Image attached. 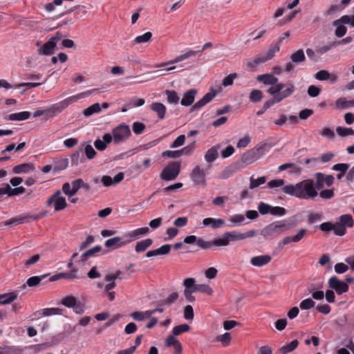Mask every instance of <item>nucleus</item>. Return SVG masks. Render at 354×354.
Listing matches in <instances>:
<instances>
[{"instance_id":"nucleus-1","label":"nucleus","mask_w":354,"mask_h":354,"mask_svg":"<svg viewBox=\"0 0 354 354\" xmlns=\"http://www.w3.org/2000/svg\"><path fill=\"white\" fill-rule=\"evenodd\" d=\"M316 182L313 180H302L295 185L290 184L282 187L284 193L294 196L301 199H308L317 196V190H321L324 187L323 174L318 172L315 174Z\"/></svg>"},{"instance_id":"nucleus-2","label":"nucleus","mask_w":354,"mask_h":354,"mask_svg":"<svg viewBox=\"0 0 354 354\" xmlns=\"http://www.w3.org/2000/svg\"><path fill=\"white\" fill-rule=\"evenodd\" d=\"M256 230H250L246 232H239L237 231L225 232L223 234L222 236L218 239H214L211 242L201 241V245L203 248H212V246H227L230 243L238 241L251 238L256 236Z\"/></svg>"},{"instance_id":"nucleus-3","label":"nucleus","mask_w":354,"mask_h":354,"mask_svg":"<svg viewBox=\"0 0 354 354\" xmlns=\"http://www.w3.org/2000/svg\"><path fill=\"white\" fill-rule=\"evenodd\" d=\"M354 225L353 216L349 214H346L339 217V221L333 223L332 221L324 222L315 227L326 233L333 232L334 234L338 236H343L346 233L347 227H352Z\"/></svg>"},{"instance_id":"nucleus-4","label":"nucleus","mask_w":354,"mask_h":354,"mask_svg":"<svg viewBox=\"0 0 354 354\" xmlns=\"http://www.w3.org/2000/svg\"><path fill=\"white\" fill-rule=\"evenodd\" d=\"M288 229V225L282 221H274L266 226L261 231V235L266 239H272Z\"/></svg>"},{"instance_id":"nucleus-5","label":"nucleus","mask_w":354,"mask_h":354,"mask_svg":"<svg viewBox=\"0 0 354 354\" xmlns=\"http://www.w3.org/2000/svg\"><path fill=\"white\" fill-rule=\"evenodd\" d=\"M180 162L171 161L169 162L162 170L160 178L165 181H171L175 180L180 173Z\"/></svg>"},{"instance_id":"nucleus-6","label":"nucleus","mask_w":354,"mask_h":354,"mask_svg":"<svg viewBox=\"0 0 354 354\" xmlns=\"http://www.w3.org/2000/svg\"><path fill=\"white\" fill-rule=\"evenodd\" d=\"M113 143L119 145L127 140L131 136V131L129 125L121 123L112 129Z\"/></svg>"},{"instance_id":"nucleus-7","label":"nucleus","mask_w":354,"mask_h":354,"mask_svg":"<svg viewBox=\"0 0 354 354\" xmlns=\"http://www.w3.org/2000/svg\"><path fill=\"white\" fill-rule=\"evenodd\" d=\"M265 147L266 145H263L247 151L242 155L241 158L239 160L240 163L244 165V167L247 165L253 163L263 156Z\"/></svg>"},{"instance_id":"nucleus-8","label":"nucleus","mask_w":354,"mask_h":354,"mask_svg":"<svg viewBox=\"0 0 354 354\" xmlns=\"http://www.w3.org/2000/svg\"><path fill=\"white\" fill-rule=\"evenodd\" d=\"M54 204L55 211L59 212L65 209L67 206L66 198L61 196V192L57 190L51 195L46 201V205Z\"/></svg>"},{"instance_id":"nucleus-9","label":"nucleus","mask_w":354,"mask_h":354,"mask_svg":"<svg viewBox=\"0 0 354 354\" xmlns=\"http://www.w3.org/2000/svg\"><path fill=\"white\" fill-rule=\"evenodd\" d=\"M328 287L334 290L335 292L340 295L343 293L347 292L349 289V286L346 282L340 281L337 277H331L328 281Z\"/></svg>"},{"instance_id":"nucleus-10","label":"nucleus","mask_w":354,"mask_h":354,"mask_svg":"<svg viewBox=\"0 0 354 354\" xmlns=\"http://www.w3.org/2000/svg\"><path fill=\"white\" fill-rule=\"evenodd\" d=\"M190 178L195 185H201L205 187L206 183V173L204 169H201L200 166H196L192 173Z\"/></svg>"},{"instance_id":"nucleus-11","label":"nucleus","mask_w":354,"mask_h":354,"mask_svg":"<svg viewBox=\"0 0 354 354\" xmlns=\"http://www.w3.org/2000/svg\"><path fill=\"white\" fill-rule=\"evenodd\" d=\"M243 168H244V165H241L239 161L234 162L221 171L218 174V178L221 179H227Z\"/></svg>"},{"instance_id":"nucleus-12","label":"nucleus","mask_w":354,"mask_h":354,"mask_svg":"<svg viewBox=\"0 0 354 354\" xmlns=\"http://www.w3.org/2000/svg\"><path fill=\"white\" fill-rule=\"evenodd\" d=\"M216 92L213 87L209 88V91L207 93L202 99L196 102L191 108V111H198L207 103L210 102L216 96Z\"/></svg>"},{"instance_id":"nucleus-13","label":"nucleus","mask_w":354,"mask_h":354,"mask_svg":"<svg viewBox=\"0 0 354 354\" xmlns=\"http://www.w3.org/2000/svg\"><path fill=\"white\" fill-rule=\"evenodd\" d=\"M95 91H97V89L93 88V89L88 91L87 92L81 93L77 95L71 96L59 103L60 104L61 107L64 110V109L68 107L71 104L74 103L75 102H76L77 100H78L80 99H82V98L88 96L90 94L93 93Z\"/></svg>"},{"instance_id":"nucleus-14","label":"nucleus","mask_w":354,"mask_h":354,"mask_svg":"<svg viewBox=\"0 0 354 354\" xmlns=\"http://www.w3.org/2000/svg\"><path fill=\"white\" fill-rule=\"evenodd\" d=\"M308 230L306 228H301L297 233L294 236H288L284 237L281 242L279 243V247L281 244L283 245H288L290 243H298L306 235Z\"/></svg>"},{"instance_id":"nucleus-15","label":"nucleus","mask_w":354,"mask_h":354,"mask_svg":"<svg viewBox=\"0 0 354 354\" xmlns=\"http://www.w3.org/2000/svg\"><path fill=\"white\" fill-rule=\"evenodd\" d=\"M212 46V42L205 43L201 50H189L187 53H185V54H183V55H180L176 57L174 60L170 62V64H174V63L180 62H181V61H183V60H184L185 59H187V58H189V57H190L192 56H195L198 53L203 52V50H205V49L211 47Z\"/></svg>"},{"instance_id":"nucleus-16","label":"nucleus","mask_w":354,"mask_h":354,"mask_svg":"<svg viewBox=\"0 0 354 354\" xmlns=\"http://www.w3.org/2000/svg\"><path fill=\"white\" fill-rule=\"evenodd\" d=\"M149 232V229L148 227H144L138 228L131 233H129L125 236L129 237L128 239L125 240L121 245H126L127 243L139 239L141 236L145 235Z\"/></svg>"},{"instance_id":"nucleus-17","label":"nucleus","mask_w":354,"mask_h":354,"mask_svg":"<svg viewBox=\"0 0 354 354\" xmlns=\"http://www.w3.org/2000/svg\"><path fill=\"white\" fill-rule=\"evenodd\" d=\"M56 47L57 44L50 39L37 50V53L40 55H52L54 54Z\"/></svg>"},{"instance_id":"nucleus-18","label":"nucleus","mask_w":354,"mask_h":354,"mask_svg":"<svg viewBox=\"0 0 354 354\" xmlns=\"http://www.w3.org/2000/svg\"><path fill=\"white\" fill-rule=\"evenodd\" d=\"M166 346L167 347H174V354H180L182 352V346L180 342L174 335H169L166 339Z\"/></svg>"},{"instance_id":"nucleus-19","label":"nucleus","mask_w":354,"mask_h":354,"mask_svg":"<svg viewBox=\"0 0 354 354\" xmlns=\"http://www.w3.org/2000/svg\"><path fill=\"white\" fill-rule=\"evenodd\" d=\"M28 217H27V214L12 218L9 220L0 223V227L2 225L12 227L19 225L21 223H28Z\"/></svg>"},{"instance_id":"nucleus-20","label":"nucleus","mask_w":354,"mask_h":354,"mask_svg":"<svg viewBox=\"0 0 354 354\" xmlns=\"http://www.w3.org/2000/svg\"><path fill=\"white\" fill-rule=\"evenodd\" d=\"M197 93V90L192 88L187 92H185L183 95V97L181 100L180 104L185 106H189L193 104L195 100V95Z\"/></svg>"},{"instance_id":"nucleus-21","label":"nucleus","mask_w":354,"mask_h":354,"mask_svg":"<svg viewBox=\"0 0 354 354\" xmlns=\"http://www.w3.org/2000/svg\"><path fill=\"white\" fill-rule=\"evenodd\" d=\"M271 259V257L268 254L257 256L250 259V263L254 266L262 267L270 263Z\"/></svg>"},{"instance_id":"nucleus-22","label":"nucleus","mask_w":354,"mask_h":354,"mask_svg":"<svg viewBox=\"0 0 354 354\" xmlns=\"http://www.w3.org/2000/svg\"><path fill=\"white\" fill-rule=\"evenodd\" d=\"M84 144L78 148L77 151H75L72 155H71V165L72 166H77L80 163H82L85 158L84 155L83 153V147Z\"/></svg>"},{"instance_id":"nucleus-23","label":"nucleus","mask_w":354,"mask_h":354,"mask_svg":"<svg viewBox=\"0 0 354 354\" xmlns=\"http://www.w3.org/2000/svg\"><path fill=\"white\" fill-rule=\"evenodd\" d=\"M102 248L100 245H96L86 252H84L81 256L77 262H86L91 257H94L97 253L101 252Z\"/></svg>"},{"instance_id":"nucleus-24","label":"nucleus","mask_w":354,"mask_h":354,"mask_svg":"<svg viewBox=\"0 0 354 354\" xmlns=\"http://www.w3.org/2000/svg\"><path fill=\"white\" fill-rule=\"evenodd\" d=\"M35 169V166L32 163L26 162L15 166L12 168L14 174L29 173Z\"/></svg>"},{"instance_id":"nucleus-25","label":"nucleus","mask_w":354,"mask_h":354,"mask_svg":"<svg viewBox=\"0 0 354 354\" xmlns=\"http://www.w3.org/2000/svg\"><path fill=\"white\" fill-rule=\"evenodd\" d=\"M220 148V145H216L215 146L209 148L205 154V160L207 162H212L215 160L217 159L218 156V149Z\"/></svg>"},{"instance_id":"nucleus-26","label":"nucleus","mask_w":354,"mask_h":354,"mask_svg":"<svg viewBox=\"0 0 354 354\" xmlns=\"http://www.w3.org/2000/svg\"><path fill=\"white\" fill-rule=\"evenodd\" d=\"M151 109L156 112L160 120H163L165 117L166 107L161 102H153L150 106Z\"/></svg>"},{"instance_id":"nucleus-27","label":"nucleus","mask_w":354,"mask_h":354,"mask_svg":"<svg viewBox=\"0 0 354 354\" xmlns=\"http://www.w3.org/2000/svg\"><path fill=\"white\" fill-rule=\"evenodd\" d=\"M257 79L266 85H274L278 82V78L271 73L259 75L257 76Z\"/></svg>"},{"instance_id":"nucleus-28","label":"nucleus","mask_w":354,"mask_h":354,"mask_svg":"<svg viewBox=\"0 0 354 354\" xmlns=\"http://www.w3.org/2000/svg\"><path fill=\"white\" fill-rule=\"evenodd\" d=\"M31 113L29 111H21L10 114L6 120L10 121H23L28 119Z\"/></svg>"},{"instance_id":"nucleus-29","label":"nucleus","mask_w":354,"mask_h":354,"mask_svg":"<svg viewBox=\"0 0 354 354\" xmlns=\"http://www.w3.org/2000/svg\"><path fill=\"white\" fill-rule=\"evenodd\" d=\"M335 106L339 110H344L354 106V99L347 100L346 97H339L335 101Z\"/></svg>"},{"instance_id":"nucleus-30","label":"nucleus","mask_w":354,"mask_h":354,"mask_svg":"<svg viewBox=\"0 0 354 354\" xmlns=\"http://www.w3.org/2000/svg\"><path fill=\"white\" fill-rule=\"evenodd\" d=\"M46 120L50 118H53L60 113L63 109L61 107L59 103L55 104L52 105L49 109H46Z\"/></svg>"},{"instance_id":"nucleus-31","label":"nucleus","mask_w":354,"mask_h":354,"mask_svg":"<svg viewBox=\"0 0 354 354\" xmlns=\"http://www.w3.org/2000/svg\"><path fill=\"white\" fill-rule=\"evenodd\" d=\"M17 294L15 292L0 295V305L9 304L17 299Z\"/></svg>"},{"instance_id":"nucleus-32","label":"nucleus","mask_w":354,"mask_h":354,"mask_svg":"<svg viewBox=\"0 0 354 354\" xmlns=\"http://www.w3.org/2000/svg\"><path fill=\"white\" fill-rule=\"evenodd\" d=\"M68 165V159L67 158H60L54 162L53 172L59 173L61 171L66 169Z\"/></svg>"},{"instance_id":"nucleus-33","label":"nucleus","mask_w":354,"mask_h":354,"mask_svg":"<svg viewBox=\"0 0 354 354\" xmlns=\"http://www.w3.org/2000/svg\"><path fill=\"white\" fill-rule=\"evenodd\" d=\"M279 50L280 46L279 45V44L272 43L270 45L268 51L265 54L262 55V56L263 57L264 59H266L267 62L272 59L274 57L275 53L279 52Z\"/></svg>"},{"instance_id":"nucleus-34","label":"nucleus","mask_w":354,"mask_h":354,"mask_svg":"<svg viewBox=\"0 0 354 354\" xmlns=\"http://www.w3.org/2000/svg\"><path fill=\"white\" fill-rule=\"evenodd\" d=\"M153 243L151 239H147L140 241L137 242L135 246V250L137 253L145 252L149 247Z\"/></svg>"},{"instance_id":"nucleus-35","label":"nucleus","mask_w":354,"mask_h":354,"mask_svg":"<svg viewBox=\"0 0 354 354\" xmlns=\"http://www.w3.org/2000/svg\"><path fill=\"white\" fill-rule=\"evenodd\" d=\"M122 237L119 236H115L113 238L107 239L104 245L106 248H121L124 245H121L124 241H122Z\"/></svg>"},{"instance_id":"nucleus-36","label":"nucleus","mask_w":354,"mask_h":354,"mask_svg":"<svg viewBox=\"0 0 354 354\" xmlns=\"http://www.w3.org/2000/svg\"><path fill=\"white\" fill-rule=\"evenodd\" d=\"M290 60L295 64H299L306 61V56L303 49H299L290 55Z\"/></svg>"},{"instance_id":"nucleus-37","label":"nucleus","mask_w":354,"mask_h":354,"mask_svg":"<svg viewBox=\"0 0 354 354\" xmlns=\"http://www.w3.org/2000/svg\"><path fill=\"white\" fill-rule=\"evenodd\" d=\"M201 241H203V242H211V241H205L203 240L202 238H197L195 235H189V236H187L185 239H184V241H183V243H186V244H192V243H196V245L203 249V250H207V249H209L210 248H203L201 246Z\"/></svg>"},{"instance_id":"nucleus-38","label":"nucleus","mask_w":354,"mask_h":354,"mask_svg":"<svg viewBox=\"0 0 354 354\" xmlns=\"http://www.w3.org/2000/svg\"><path fill=\"white\" fill-rule=\"evenodd\" d=\"M299 342L297 339H294L290 343L283 345L280 347L279 349V352L281 354H288L292 351H293L298 346Z\"/></svg>"},{"instance_id":"nucleus-39","label":"nucleus","mask_w":354,"mask_h":354,"mask_svg":"<svg viewBox=\"0 0 354 354\" xmlns=\"http://www.w3.org/2000/svg\"><path fill=\"white\" fill-rule=\"evenodd\" d=\"M183 285L185 288H187L192 294L198 292L196 279L192 277H187L183 280Z\"/></svg>"},{"instance_id":"nucleus-40","label":"nucleus","mask_w":354,"mask_h":354,"mask_svg":"<svg viewBox=\"0 0 354 354\" xmlns=\"http://www.w3.org/2000/svg\"><path fill=\"white\" fill-rule=\"evenodd\" d=\"M295 90V87L293 84L289 83L288 84V87L278 93L277 96L279 99V101L281 102L283 99L290 96L294 93Z\"/></svg>"},{"instance_id":"nucleus-41","label":"nucleus","mask_w":354,"mask_h":354,"mask_svg":"<svg viewBox=\"0 0 354 354\" xmlns=\"http://www.w3.org/2000/svg\"><path fill=\"white\" fill-rule=\"evenodd\" d=\"M49 274H45L40 276H33L27 279L26 284L28 287H35L40 284Z\"/></svg>"},{"instance_id":"nucleus-42","label":"nucleus","mask_w":354,"mask_h":354,"mask_svg":"<svg viewBox=\"0 0 354 354\" xmlns=\"http://www.w3.org/2000/svg\"><path fill=\"white\" fill-rule=\"evenodd\" d=\"M101 111V106L98 102H96L88 108L85 109L83 111V114L85 117H89L95 113H97Z\"/></svg>"},{"instance_id":"nucleus-43","label":"nucleus","mask_w":354,"mask_h":354,"mask_svg":"<svg viewBox=\"0 0 354 354\" xmlns=\"http://www.w3.org/2000/svg\"><path fill=\"white\" fill-rule=\"evenodd\" d=\"M178 293L174 292L171 293L165 299L161 300L159 303V305L170 306L178 300Z\"/></svg>"},{"instance_id":"nucleus-44","label":"nucleus","mask_w":354,"mask_h":354,"mask_svg":"<svg viewBox=\"0 0 354 354\" xmlns=\"http://www.w3.org/2000/svg\"><path fill=\"white\" fill-rule=\"evenodd\" d=\"M266 62V59H264L262 55H258L256 57L248 60L246 65L247 67L250 69L255 68L259 64Z\"/></svg>"},{"instance_id":"nucleus-45","label":"nucleus","mask_w":354,"mask_h":354,"mask_svg":"<svg viewBox=\"0 0 354 354\" xmlns=\"http://www.w3.org/2000/svg\"><path fill=\"white\" fill-rule=\"evenodd\" d=\"M6 186L8 196H18L26 192V189L22 186L12 188L8 183H6Z\"/></svg>"},{"instance_id":"nucleus-46","label":"nucleus","mask_w":354,"mask_h":354,"mask_svg":"<svg viewBox=\"0 0 354 354\" xmlns=\"http://www.w3.org/2000/svg\"><path fill=\"white\" fill-rule=\"evenodd\" d=\"M263 95L261 90L253 89L249 96L250 100L253 103H257L263 99Z\"/></svg>"},{"instance_id":"nucleus-47","label":"nucleus","mask_w":354,"mask_h":354,"mask_svg":"<svg viewBox=\"0 0 354 354\" xmlns=\"http://www.w3.org/2000/svg\"><path fill=\"white\" fill-rule=\"evenodd\" d=\"M336 132L340 137H346L354 135V130L351 128L344 127H337Z\"/></svg>"},{"instance_id":"nucleus-48","label":"nucleus","mask_w":354,"mask_h":354,"mask_svg":"<svg viewBox=\"0 0 354 354\" xmlns=\"http://www.w3.org/2000/svg\"><path fill=\"white\" fill-rule=\"evenodd\" d=\"M245 216L243 214H235L230 218V221L232 222V224L229 225V226H239L241 225L245 221Z\"/></svg>"},{"instance_id":"nucleus-49","label":"nucleus","mask_w":354,"mask_h":354,"mask_svg":"<svg viewBox=\"0 0 354 354\" xmlns=\"http://www.w3.org/2000/svg\"><path fill=\"white\" fill-rule=\"evenodd\" d=\"M308 293H312V297L315 300H322L324 297V293L322 290H315L314 285L308 288Z\"/></svg>"},{"instance_id":"nucleus-50","label":"nucleus","mask_w":354,"mask_h":354,"mask_svg":"<svg viewBox=\"0 0 354 354\" xmlns=\"http://www.w3.org/2000/svg\"><path fill=\"white\" fill-rule=\"evenodd\" d=\"M165 94L167 96V101L171 104H178L179 102V97L177 93L174 90H166Z\"/></svg>"},{"instance_id":"nucleus-51","label":"nucleus","mask_w":354,"mask_h":354,"mask_svg":"<svg viewBox=\"0 0 354 354\" xmlns=\"http://www.w3.org/2000/svg\"><path fill=\"white\" fill-rule=\"evenodd\" d=\"M266 182V176H261L257 179L253 177L250 178V189H254L258 187L259 185L264 184Z\"/></svg>"},{"instance_id":"nucleus-52","label":"nucleus","mask_w":354,"mask_h":354,"mask_svg":"<svg viewBox=\"0 0 354 354\" xmlns=\"http://www.w3.org/2000/svg\"><path fill=\"white\" fill-rule=\"evenodd\" d=\"M21 348L15 346H6L3 347V354H23Z\"/></svg>"},{"instance_id":"nucleus-53","label":"nucleus","mask_w":354,"mask_h":354,"mask_svg":"<svg viewBox=\"0 0 354 354\" xmlns=\"http://www.w3.org/2000/svg\"><path fill=\"white\" fill-rule=\"evenodd\" d=\"M62 309L58 308H44L41 311H37V313L39 315H42L43 316H50L52 315H57L61 314Z\"/></svg>"},{"instance_id":"nucleus-54","label":"nucleus","mask_w":354,"mask_h":354,"mask_svg":"<svg viewBox=\"0 0 354 354\" xmlns=\"http://www.w3.org/2000/svg\"><path fill=\"white\" fill-rule=\"evenodd\" d=\"M287 210L282 207L279 206H271L270 214L275 216H283L286 215Z\"/></svg>"},{"instance_id":"nucleus-55","label":"nucleus","mask_w":354,"mask_h":354,"mask_svg":"<svg viewBox=\"0 0 354 354\" xmlns=\"http://www.w3.org/2000/svg\"><path fill=\"white\" fill-rule=\"evenodd\" d=\"M145 128V124L140 122H134L132 124L133 132L136 135L142 133Z\"/></svg>"},{"instance_id":"nucleus-56","label":"nucleus","mask_w":354,"mask_h":354,"mask_svg":"<svg viewBox=\"0 0 354 354\" xmlns=\"http://www.w3.org/2000/svg\"><path fill=\"white\" fill-rule=\"evenodd\" d=\"M270 205L264 202H261L258 205V211L261 215H266L268 214H270L271 210Z\"/></svg>"},{"instance_id":"nucleus-57","label":"nucleus","mask_w":354,"mask_h":354,"mask_svg":"<svg viewBox=\"0 0 354 354\" xmlns=\"http://www.w3.org/2000/svg\"><path fill=\"white\" fill-rule=\"evenodd\" d=\"M349 167L350 165L348 163H337L334 165L331 169L333 171H337L342 174H346Z\"/></svg>"},{"instance_id":"nucleus-58","label":"nucleus","mask_w":354,"mask_h":354,"mask_svg":"<svg viewBox=\"0 0 354 354\" xmlns=\"http://www.w3.org/2000/svg\"><path fill=\"white\" fill-rule=\"evenodd\" d=\"M315 77L320 81L328 80L331 77L330 73L326 70H320L315 73Z\"/></svg>"},{"instance_id":"nucleus-59","label":"nucleus","mask_w":354,"mask_h":354,"mask_svg":"<svg viewBox=\"0 0 354 354\" xmlns=\"http://www.w3.org/2000/svg\"><path fill=\"white\" fill-rule=\"evenodd\" d=\"M315 306V302L310 298L303 300L299 304V307L301 310H309L314 308Z\"/></svg>"},{"instance_id":"nucleus-60","label":"nucleus","mask_w":354,"mask_h":354,"mask_svg":"<svg viewBox=\"0 0 354 354\" xmlns=\"http://www.w3.org/2000/svg\"><path fill=\"white\" fill-rule=\"evenodd\" d=\"M37 322L38 330H40L41 332H45L50 329L48 320H45L44 319H38Z\"/></svg>"},{"instance_id":"nucleus-61","label":"nucleus","mask_w":354,"mask_h":354,"mask_svg":"<svg viewBox=\"0 0 354 354\" xmlns=\"http://www.w3.org/2000/svg\"><path fill=\"white\" fill-rule=\"evenodd\" d=\"M217 342H221L224 346H227L230 344L232 339L230 333H223L221 335H218L216 338Z\"/></svg>"},{"instance_id":"nucleus-62","label":"nucleus","mask_w":354,"mask_h":354,"mask_svg":"<svg viewBox=\"0 0 354 354\" xmlns=\"http://www.w3.org/2000/svg\"><path fill=\"white\" fill-rule=\"evenodd\" d=\"M72 189H71V194L73 196L77 193V192L84 186V180L82 178H77L75 180L72 181Z\"/></svg>"},{"instance_id":"nucleus-63","label":"nucleus","mask_w":354,"mask_h":354,"mask_svg":"<svg viewBox=\"0 0 354 354\" xmlns=\"http://www.w3.org/2000/svg\"><path fill=\"white\" fill-rule=\"evenodd\" d=\"M64 333H57L52 337L51 342H46L48 346H52L59 344L64 338Z\"/></svg>"},{"instance_id":"nucleus-64","label":"nucleus","mask_w":354,"mask_h":354,"mask_svg":"<svg viewBox=\"0 0 354 354\" xmlns=\"http://www.w3.org/2000/svg\"><path fill=\"white\" fill-rule=\"evenodd\" d=\"M77 299L73 296H66L62 300V304L68 308H73L75 305Z\"/></svg>"}]
</instances>
